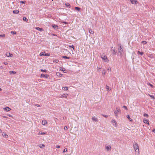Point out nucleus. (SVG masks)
<instances>
[{"mask_svg":"<svg viewBox=\"0 0 155 155\" xmlns=\"http://www.w3.org/2000/svg\"><path fill=\"white\" fill-rule=\"evenodd\" d=\"M133 146L136 155H139L140 153L138 144L136 143H135L133 144Z\"/></svg>","mask_w":155,"mask_h":155,"instance_id":"nucleus-1","label":"nucleus"},{"mask_svg":"<svg viewBox=\"0 0 155 155\" xmlns=\"http://www.w3.org/2000/svg\"><path fill=\"white\" fill-rule=\"evenodd\" d=\"M114 113L116 116L118 117V114H120L121 113L120 109L118 107H117L116 108V109L114 110Z\"/></svg>","mask_w":155,"mask_h":155,"instance_id":"nucleus-2","label":"nucleus"},{"mask_svg":"<svg viewBox=\"0 0 155 155\" xmlns=\"http://www.w3.org/2000/svg\"><path fill=\"white\" fill-rule=\"evenodd\" d=\"M130 1L132 4L137 5L138 3V2L137 0H130Z\"/></svg>","mask_w":155,"mask_h":155,"instance_id":"nucleus-3","label":"nucleus"},{"mask_svg":"<svg viewBox=\"0 0 155 155\" xmlns=\"http://www.w3.org/2000/svg\"><path fill=\"white\" fill-rule=\"evenodd\" d=\"M48 75L47 74H41L40 76L41 78H48Z\"/></svg>","mask_w":155,"mask_h":155,"instance_id":"nucleus-4","label":"nucleus"},{"mask_svg":"<svg viewBox=\"0 0 155 155\" xmlns=\"http://www.w3.org/2000/svg\"><path fill=\"white\" fill-rule=\"evenodd\" d=\"M68 95V94H64L63 95H61L60 96V97L61 98H63L64 97V98H67V97Z\"/></svg>","mask_w":155,"mask_h":155,"instance_id":"nucleus-5","label":"nucleus"},{"mask_svg":"<svg viewBox=\"0 0 155 155\" xmlns=\"http://www.w3.org/2000/svg\"><path fill=\"white\" fill-rule=\"evenodd\" d=\"M3 109L6 111H8L11 110V109L8 107H5L3 108Z\"/></svg>","mask_w":155,"mask_h":155,"instance_id":"nucleus-6","label":"nucleus"},{"mask_svg":"<svg viewBox=\"0 0 155 155\" xmlns=\"http://www.w3.org/2000/svg\"><path fill=\"white\" fill-rule=\"evenodd\" d=\"M6 55L7 57H12L13 55L12 54H11L10 53H6Z\"/></svg>","mask_w":155,"mask_h":155,"instance_id":"nucleus-7","label":"nucleus"},{"mask_svg":"<svg viewBox=\"0 0 155 155\" xmlns=\"http://www.w3.org/2000/svg\"><path fill=\"white\" fill-rule=\"evenodd\" d=\"M102 58L106 61V60L107 59V56L106 55H104L103 54L101 55Z\"/></svg>","mask_w":155,"mask_h":155,"instance_id":"nucleus-8","label":"nucleus"},{"mask_svg":"<svg viewBox=\"0 0 155 155\" xmlns=\"http://www.w3.org/2000/svg\"><path fill=\"white\" fill-rule=\"evenodd\" d=\"M143 122L145 124H147L148 125H149V123L148 120H147L145 119H143Z\"/></svg>","mask_w":155,"mask_h":155,"instance_id":"nucleus-9","label":"nucleus"},{"mask_svg":"<svg viewBox=\"0 0 155 155\" xmlns=\"http://www.w3.org/2000/svg\"><path fill=\"white\" fill-rule=\"evenodd\" d=\"M111 122L112 124L114 126L116 127L117 126V124L115 121L114 120H112Z\"/></svg>","mask_w":155,"mask_h":155,"instance_id":"nucleus-10","label":"nucleus"},{"mask_svg":"<svg viewBox=\"0 0 155 155\" xmlns=\"http://www.w3.org/2000/svg\"><path fill=\"white\" fill-rule=\"evenodd\" d=\"M119 51L120 53L121 54L123 52V49L121 45H120L119 47V48H118Z\"/></svg>","mask_w":155,"mask_h":155,"instance_id":"nucleus-11","label":"nucleus"},{"mask_svg":"<svg viewBox=\"0 0 155 155\" xmlns=\"http://www.w3.org/2000/svg\"><path fill=\"white\" fill-rule=\"evenodd\" d=\"M2 136L5 138H7L8 137V135L5 133H2Z\"/></svg>","mask_w":155,"mask_h":155,"instance_id":"nucleus-12","label":"nucleus"},{"mask_svg":"<svg viewBox=\"0 0 155 155\" xmlns=\"http://www.w3.org/2000/svg\"><path fill=\"white\" fill-rule=\"evenodd\" d=\"M35 28L37 30H38V31H43V29L41 28H40L39 27H36Z\"/></svg>","mask_w":155,"mask_h":155,"instance_id":"nucleus-13","label":"nucleus"},{"mask_svg":"<svg viewBox=\"0 0 155 155\" xmlns=\"http://www.w3.org/2000/svg\"><path fill=\"white\" fill-rule=\"evenodd\" d=\"M47 123V121L46 120H43L42 121V124L44 125H45Z\"/></svg>","mask_w":155,"mask_h":155,"instance_id":"nucleus-14","label":"nucleus"},{"mask_svg":"<svg viewBox=\"0 0 155 155\" xmlns=\"http://www.w3.org/2000/svg\"><path fill=\"white\" fill-rule=\"evenodd\" d=\"M92 120L94 121L95 122H97L98 120L95 117H93L92 118Z\"/></svg>","mask_w":155,"mask_h":155,"instance_id":"nucleus-15","label":"nucleus"},{"mask_svg":"<svg viewBox=\"0 0 155 155\" xmlns=\"http://www.w3.org/2000/svg\"><path fill=\"white\" fill-rule=\"evenodd\" d=\"M19 11L18 10H13V13L15 14H18L19 13Z\"/></svg>","mask_w":155,"mask_h":155,"instance_id":"nucleus-16","label":"nucleus"},{"mask_svg":"<svg viewBox=\"0 0 155 155\" xmlns=\"http://www.w3.org/2000/svg\"><path fill=\"white\" fill-rule=\"evenodd\" d=\"M89 32L91 34H94V32L91 29H89Z\"/></svg>","mask_w":155,"mask_h":155,"instance_id":"nucleus-17","label":"nucleus"},{"mask_svg":"<svg viewBox=\"0 0 155 155\" xmlns=\"http://www.w3.org/2000/svg\"><path fill=\"white\" fill-rule=\"evenodd\" d=\"M127 118H128V119H129V120L130 121V122H132L133 121V120L130 117V116L129 115H128L127 116Z\"/></svg>","mask_w":155,"mask_h":155,"instance_id":"nucleus-18","label":"nucleus"},{"mask_svg":"<svg viewBox=\"0 0 155 155\" xmlns=\"http://www.w3.org/2000/svg\"><path fill=\"white\" fill-rule=\"evenodd\" d=\"M56 75L57 76H59V77H62V76L63 74L60 73L59 72H57L56 73Z\"/></svg>","mask_w":155,"mask_h":155,"instance_id":"nucleus-19","label":"nucleus"},{"mask_svg":"<svg viewBox=\"0 0 155 155\" xmlns=\"http://www.w3.org/2000/svg\"><path fill=\"white\" fill-rule=\"evenodd\" d=\"M52 27L54 29H58V26L57 25H52Z\"/></svg>","mask_w":155,"mask_h":155,"instance_id":"nucleus-20","label":"nucleus"},{"mask_svg":"<svg viewBox=\"0 0 155 155\" xmlns=\"http://www.w3.org/2000/svg\"><path fill=\"white\" fill-rule=\"evenodd\" d=\"M65 5L68 8H70L71 7V6L70 4L69 3H66L65 4Z\"/></svg>","mask_w":155,"mask_h":155,"instance_id":"nucleus-21","label":"nucleus"},{"mask_svg":"<svg viewBox=\"0 0 155 155\" xmlns=\"http://www.w3.org/2000/svg\"><path fill=\"white\" fill-rule=\"evenodd\" d=\"M47 133L46 132H40L39 133V134L41 135H44L45 134Z\"/></svg>","mask_w":155,"mask_h":155,"instance_id":"nucleus-22","label":"nucleus"},{"mask_svg":"<svg viewBox=\"0 0 155 155\" xmlns=\"http://www.w3.org/2000/svg\"><path fill=\"white\" fill-rule=\"evenodd\" d=\"M106 73V71L105 70H104L102 72V75L103 76H104L105 75Z\"/></svg>","mask_w":155,"mask_h":155,"instance_id":"nucleus-23","label":"nucleus"},{"mask_svg":"<svg viewBox=\"0 0 155 155\" xmlns=\"http://www.w3.org/2000/svg\"><path fill=\"white\" fill-rule=\"evenodd\" d=\"M45 51H44V52H41L39 54V55L40 56H44V54L45 53Z\"/></svg>","mask_w":155,"mask_h":155,"instance_id":"nucleus-24","label":"nucleus"},{"mask_svg":"<svg viewBox=\"0 0 155 155\" xmlns=\"http://www.w3.org/2000/svg\"><path fill=\"white\" fill-rule=\"evenodd\" d=\"M112 53L113 54H115L116 53V52L115 51L114 48H112Z\"/></svg>","mask_w":155,"mask_h":155,"instance_id":"nucleus-25","label":"nucleus"},{"mask_svg":"<svg viewBox=\"0 0 155 155\" xmlns=\"http://www.w3.org/2000/svg\"><path fill=\"white\" fill-rule=\"evenodd\" d=\"M62 89L64 90L67 91L68 90V87H63Z\"/></svg>","mask_w":155,"mask_h":155,"instance_id":"nucleus-26","label":"nucleus"},{"mask_svg":"<svg viewBox=\"0 0 155 155\" xmlns=\"http://www.w3.org/2000/svg\"><path fill=\"white\" fill-rule=\"evenodd\" d=\"M39 146L40 148H42L43 147H45V145L43 144H41L39 145Z\"/></svg>","mask_w":155,"mask_h":155,"instance_id":"nucleus-27","label":"nucleus"},{"mask_svg":"<svg viewBox=\"0 0 155 155\" xmlns=\"http://www.w3.org/2000/svg\"><path fill=\"white\" fill-rule=\"evenodd\" d=\"M75 9L79 11H80L81 9V8H80L76 7H75Z\"/></svg>","mask_w":155,"mask_h":155,"instance_id":"nucleus-28","label":"nucleus"},{"mask_svg":"<svg viewBox=\"0 0 155 155\" xmlns=\"http://www.w3.org/2000/svg\"><path fill=\"white\" fill-rule=\"evenodd\" d=\"M137 53L138 54H140L141 55H142L143 54V52H140L139 51H137Z\"/></svg>","mask_w":155,"mask_h":155,"instance_id":"nucleus-29","label":"nucleus"},{"mask_svg":"<svg viewBox=\"0 0 155 155\" xmlns=\"http://www.w3.org/2000/svg\"><path fill=\"white\" fill-rule=\"evenodd\" d=\"M62 58H64V59H70V58L69 57H67L66 56H62Z\"/></svg>","mask_w":155,"mask_h":155,"instance_id":"nucleus-30","label":"nucleus"},{"mask_svg":"<svg viewBox=\"0 0 155 155\" xmlns=\"http://www.w3.org/2000/svg\"><path fill=\"white\" fill-rule=\"evenodd\" d=\"M9 73L10 74H16V72L15 71H9Z\"/></svg>","mask_w":155,"mask_h":155,"instance_id":"nucleus-31","label":"nucleus"},{"mask_svg":"<svg viewBox=\"0 0 155 155\" xmlns=\"http://www.w3.org/2000/svg\"><path fill=\"white\" fill-rule=\"evenodd\" d=\"M147 84L149 85H150L151 87H153V86L152 85V84H151L150 83H147Z\"/></svg>","mask_w":155,"mask_h":155,"instance_id":"nucleus-32","label":"nucleus"},{"mask_svg":"<svg viewBox=\"0 0 155 155\" xmlns=\"http://www.w3.org/2000/svg\"><path fill=\"white\" fill-rule=\"evenodd\" d=\"M148 95H149L151 98H152L153 99H154L155 98L154 96L153 95H150V94H148Z\"/></svg>","mask_w":155,"mask_h":155,"instance_id":"nucleus-33","label":"nucleus"},{"mask_svg":"<svg viewBox=\"0 0 155 155\" xmlns=\"http://www.w3.org/2000/svg\"><path fill=\"white\" fill-rule=\"evenodd\" d=\"M111 147L110 146H107V150H110L111 149Z\"/></svg>","mask_w":155,"mask_h":155,"instance_id":"nucleus-34","label":"nucleus"},{"mask_svg":"<svg viewBox=\"0 0 155 155\" xmlns=\"http://www.w3.org/2000/svg\"><path fill=\"white\" fill-rule=\"evenodd\" d=\"M23 20L26 21H28V19H27V18L26 17H24L23 18Z\"/></svg>","mask_w":155,"mask_h":155,"instance_id":"nucleus-35","label":"nucleus"},{"mask_svg":"<svg viewBox=\"0 0 155 155\" xmlns=\"http://www.w3.org/2000/svg\"><path fill=\"white\" fill-rule=\"evenodd\" d=\"M5 34L0 35V37L2 38H4L5 37Z\"/></svg>","mask_w":155,"mask_h":155,"instance_id":"nucleus-36","label":"nucleus"},{"mask_svg":"<svg viewBox=\"0 0 155 155\" xmlns=\"http://www.w3.org/2000/svg\"><path fill=\"white\" fill-rule=\"evenodd\" d=\"M60 70L63 71L64 72V71H65V69L64 68H62L61 69H60Z\"/></svg>","mask_w":155,"mask_h":155,"instance_id":"nucleus-37","label":"nucleus"},{"mask_svg":"<svg viewBox=\"0 0 155 155\" xmlns=\"http://www.w3.org/2000/svg\"><path fill=\"white\" fill-rule=\"evenodd\" d=\"M68 128H69L68 126H65L64 127V129L65 130H67Z\"/></svg>","mask_w":155,"mask_h":155,"instance_id":"nucleus-38","label":"nucleus"},{"mask_svg":"<svg viewBox=\"0 0 155 155\" xmlns=\"http://www.w3.org/2000/svg\"><path fill=\"white\" fill-rule=\"evenodd\" d=\"M41 72H46L47 71V70L46 69L43 70V69H41Z\"/></svg>","mask_w":155,"mask_h":155,"instance_id":"nucleus-39","label":"nucleus"},{"mask_svg":"<svg viewBox=\"0 0 155 155\" xmlns=\"http://www.w3.org/2000/svg\"><path fill=\"white\" fill-rule=\"evenodd\" d=\"M142 43L144 44H146L147 43V42L146 41H143L142 42Z\"/></svg>","mask_w":155,"mask_h":155,"instance_id":"nucleus-40","label":"nucleus"},{"mask_svg":"<svg viewBox=\"0 0 155 155\" xmlns=\"http://www.w3.org/2000/svg\"><path fill=\"white\" fill-rule=\"evenodd\" d=\"M143 115L144 117H148L149 116L147 114H144Z\"/></svg>","mask_w":155,"mask_h":155,"instance_id":"nucleus-41","label":"nucleus"},{"mask_svg":"<svg viewBox=\"0 0 155 155\" xmlns=\"http://www.w3.org/2000/svg\"><path fill=\"white\" fill-rule=\"evenodd\" d=\"M11 33H13L14 34H16V31H12L11 32Z\"/></svg>","mask_w":155,"mask_h":155,"instance_id":"nucleus-42","label":"nucleus"},{"mask_svg":"<svg viewBox=\"0 0 155 155\" xmlns=\"http://www.w3.org/2000/svg\"><path fill=\"white\" fill-rule=\"evenodd\" d=\"M67 148H65L63 151V152L64 153L65 152H67Z\"/></svg>","mask_w":155,"mask_h":155,"instance_id":"nucleus-43","label":"nucleus"},{"mask_svg":"<svg viewBox=\"0 0 155 155\" xmlns=\"http://www.w3.org/2000/svg\"><path fill=\"white\" fill-rule=\"evenodd\" d=\"M69 47H70V48H72L73 50L74 49V46L73 45H70L69 46Z\"/></svg>","mask_w":155,"mask_h":155,"instance_id":"nucleus-44","label":"nucleus"},{"mask_svg":"<svg viewBox=\"0 0 155 155\" xmlns=\"http://www.w3.org/2000/svg\"><path fill=\"white\" fill-rule=\"evenodd\" d=\"M25 1H20V3H22V4H25Z\"/></svg>","mask_w":155,"mask_h":155,"instance_id":"nucleus-45","label":"nucleus"},{"mask_svg":"<svg viewBox=\"0 0 155 155\" xmlns=\"http://www.w3.org/2000/svg\"><path fill=\"white\" fill-rule=\"evenodd\" d=\"M45 54H44V56H49L50 55V54H48L47 53H46V54H45Z\"/></svg>","mask_w":155,"mask_h":155,"instance_id":"nucleus-46","label":"nucleus"},{"mask_svg":"<svg viewBox=\"0 0 155 155\" xmlns=\"http://www.w3.org/2000/svg\"><path fill=\"white\" fill-rule=\"evenodd\" d=\"M149 57L150 58H152V54H149L148 55Z\"/></svg>","mask_w":155,"mask_h":155,"instance_id":"nucleus-47","label":"nucleus"},{"mask_svg":"<svg viewBox=\"0 0 155 155\" xmlns=\"http://www.w3.org/2000/svg\"><path fill=\"white\" fill-rule=\"evenodd\" d=\"M123 107L124 108V109H125L126 110H127V107L125 106H123Z\"/></svg>","mask_w":155,"mask_h":155,"instance_id":"nucleus-48","label":"nucleus"},{"mask_svg":"<svg viewBox=\"0 0 155 155\" xmlns=\"http://www.w3.org/2000/svg\"><path fill=\"white\" fill-rule=\"evenodd\" d=\"M54 61H54V62H55L56 63H58L59 61L58 60V59L55 60Z\"/></svg>","mask_w":155,"mask_h":155,"instance_id":"nucleus-49","label":"nucleus"},{"mask_svg":"<svg viewBox=\"0 0 155 155\" xmlns=\"http://www.w3.org/2000/svg\"><path fill=\"white\" fill-rule=\"evenodd\" d=\"M35 105L37 107H40L41 106L40 105L38 104H36Z\"/></svg>","mask_w":155,"mask_h":155,"instance_id":"nucleus-50","label":"nucleus"},{"mask_svg":"<svg viewBox=\"0 0 155 155\" xmlns=\"http://www.w3.org/2000/svg\"><path fill=\"white\" fill-rule=\"evenodd\" d=\"M56 147L58 148H60V146L58 145H57L56 146Z\"/></svg>","mask_w":155,"mask_h":155,"instance_id":"nucleus-51","label":"nucleus"},{"mask_svg":"<svg viewBox=\"0 0 155 155\" xmlns=\"http://www.w3.org/2000/svg\"><path fill=\"white\" fill-rule=\"evenodd\" d=\"M3 64L5 65H7L8 64V63L7 62H4V63H3Z\"/></svg>","mask_w":155,"mask_h":155,"instance_id":"nucleus-52","label":"nucleus"},{"mask_svg":"<svg viewBox=\"0 0 155 155\" xmlns=\"http://www.w3.org/2000/svg\"><path fill=\"white\" fill-rule=\"evenodd\" d=\"M8 115L9 117H13V116H12V115H10V114H8Z\"/></svg>","mask_w":155,"mask_h":155,"instance_id":"nucleus-53","label":"nucleus"},{"mask_svg":"<svg viewBox=\"0 0 155 155\" xmlns=\"http://www.w3.org/2000/svg\"><path fill=\"white\" fill-rule=\"evenodd\" d=\"M3 117H4V118H8V117H7L6 116H3Z\"/></svg>","mask_w":155,"mask_h":155,"instance_id":"nucleus-54","label":"nucleus"},{"mask_svg":"<svg viewBox=\"0 0 155 155\" xmlns=\"http://www.w3.org/2000/svg\"><path fill=\"white\" fill-rule=\"evenodd\" d=\"M63 23L66 25L68 24V23L65 21H64V22H63Z\"/></svg>","mask_w":155,"mask_h":155,"instance_id":"nucleus-55","label":"nucleus"},{"mask_svg":"<svg viewBox=\"0 0 155 155\" xmlns=\"http://www.w3.org/2000/svg\"><path fill=\"white\" fill-rule=\"evenodd\" d=\"M152 131L153 132H154V133H155V129H153V130H152Z\"/></svg>","mask_w":155,"mask_h":155,"instance_id":"nucleus-56","label":"nucleus"},{"mask_svg":"<svg viewBox=\"0 0 155 155\" xmlns=\"http://www.w3.org/2000/svg\"><path fill=\"white\" fill-rule=\"evenodd\" d=\"M53 36H56V35L55 34H51Z\"/></svg>","mask_w":155,"mask_h":155,"instance_id":"nucleus-57","label":"nucleus"},{"mask_svg":"<svg viewBox=\"0 0 155 155\" xmlns=\"http://www.w3.org/2000/svg\"><path fill=\"white\" fill-rule=\"evenodd\" d=\"M104 117H107V115H103Z\"/></svg>","mask_w":155,"mask_h":155,"instance_id":"nucleus-58","label":"nucleus"},{"mask_svg":"<svg viewBox=\"0 0 155 155\" xmlns=\"http://www.w3.org/2000/svg\"><path fill=\"white\" fill-rule=\"evenodd\" d=\"M2 132V130L1 129H0V133Z\"/></svg>","mask_w":155,"mask_h":155,"instance_id":"nucleus-59","label":"nucleus"},{"mask_svg":"<svg viewBox=\"0 0 155 155\" xmlns=\"http://www.w3.org/2000/svg\"><path fill=\"white\" fill-rule=\"evenodd\" d=\"M2 90L1 88L0 87V91H1Z\"/></svg>","mask_w":155,"mask_h":155,"instance_id":"nucleus-60","label":"nucleus"},{"mask_svg":"<svg viewBox=\"0 0 155 155\" xmlns=\"http://www.w3.org/2000/svg\"><path fill=\"white\" fill-rule=\"evenodd\" d=\"M105 148L106 149H107V147L105 146Z\"/></svg>","mask_w":155,"mask_h":155,"instance_id":"nucleus-61","label":"nucleus"},{"mask_svg":"<svg viewBox=\"0 0 155 155\" xmlns=\"http://www.w3.org/2000/svg\"><path fill=\"white\" fill-rule=\"evenodd\" d=\"M107 89H109V88H108V87H107Z\"/></svg>","mask_w":155,"mask_h":155,"instance_id":"nucleus-62","label":"nucleus"},{"mask_svg":"<svg viewBox=\"0 0 155 155\" xmlns=\"http://www.w3.org/2000/svg\"><path fill=\"white\" fill-rule=\"evenodd\" d=\"M63 119H65V118H64V117H63Z\"/></svg>","mask_w":155,"mask_h":155,"instance_id":"nucleus-63","label":"nucleus"},{"mask_svg":"<svg viewBox=\"0 0 155 155\" xmlns=\"http://www.w3.org/2000/svg\"><path fill=\"white\" fill-rule=\"evenodd\" d=\"M63 119H65V118H64V117H63Z\"/></svg>","mask_w":155,"mask_h":155,"instance_id":"nucleus-64","label":"nucleus"}]
</instances>
